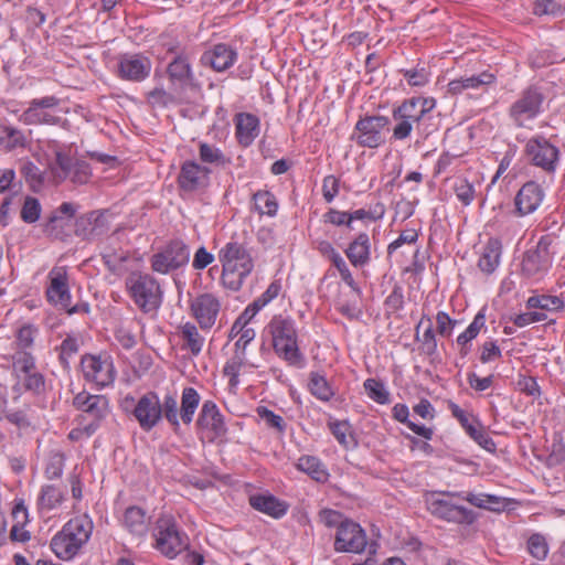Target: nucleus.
<instances>
[{"label":"nucleus","mask_w":565,"mask_h":565,"mask_svg":"<svg viewBox=\"0 0 565 565\" xmlns=\"http://www.w3.org/2000/svg\"><path fill=\"white\" fill-rule=\"evenodd\" d=\"M94 523L87 514L68 520L51 540V548L61 559H71L88 542Z\"/></svg>","instance_id":"f257e3e1"},{"label":"nucleus","mask_w":565,"mask_h":565,"mask_svg":"<svg viewBox=\"0 0 565 565\" xmlns=\"http://www.w3.org/2000/svg\"><path fill=\"white\" fill-rule=\"evenodd\" d=\"M275 353L289 365L301 367L305 356L298 345V333L290 317L275 315L266 327Z\"/></svg>","instance_id":"f03ea898"},{"label":"nucleus","mask_w":565,"mask_h":565,"mask_svg":"<svg viewBox=\"0 0 565 565\" xmlns=\"http://www.w3.org/2000/svg\"><path fill=\"white\" fill-rule=\"evenodd\" d=\"M126 290L143 313L157 311L163 301V290L156 277L141 270H132L125 279Z\"/></svg>","instance_id":"7ed1b4c3"},{"label":"nucleus","mask_w":565,"mask_h":565,"mask_svg":"<svg viewBox=\"0 0 565 565\" xmlns=\"http://www.w3.org/2000/svg\"><path fill=\"white\" fill-rule=\"evenodd\" d=\"M435 107V98L414 96L404 99L396 108L411 122L417 136L425 140L438 130V122L433 115Z\"/></svg>","instance_id":"20e7f679"},{"label":"nucleus","mask_w":565,"mask_h":565,"mask_svg":"<svg viewBox=\"0 0 565 565\" xmlns=\"http://www.w3.org/2000/svg\"><path fill=\"white\" fill-rule=\"evenodd\" d=\"M461 498L459 492L443 491L426 498L427 510L437 519L457 524L470 525L477 520V513L454 501Z\"/></svg>","instance_id":"39448f33"},{"label":"nucleus","mask_w":565,"mask_h":565,"mask_svg":"<svg viewBox=\"0 0 565 565\" xmlns=\"http://www.w3.org/2000/svg\"><path fill=\"white\" fill-rule=\"evenodd\" d=\"M72 405L81 412L76 417L78 425H86L88 433H96L103 420L109 414V399L105 395H95L86 391L77 393L73 397Z\"/></svg>","instance_id":"423d86ee"},{"label":"nucleus","mask_w":565,"mask_h":565,"mask_svg":"<svg viewBox=\"0 0 565 565\" xmlns=\"http://www.w3.org/2000/svg\"><path fill=\"white\" fill-rule=\"evenodd\" d=\"M391 120L383 115H364L356 121L350 137L362 148L376 149L385 143Z\"/></svg>","instance_id":"0eeeda50"},{"label":"nucleus","mask_w":565,"mask_h":565,"mask_svg":"<svg viewBox=\"0 0 565 565\" xmlns=\"http://www.w3.org/2000/svg\"><path fill=\"white\" fill-rule=\"evenodd\" d=\"M154 547L166 557L174 558L186 547V536L179 531L173 516L161 515L154 526Z\"/></svg>","instance_id":"6e6552de"},{"label":"nucleus","mask_w":565,"mask_h":565,"mask_svg":"<svg viewBox=\"0 0 565 565\" xmlns=\"http://www.w3.org/2000/svg\"><path fill=\"white\" fill-rule=\"evenodd\" d=\"M190 260V247L181 239L173 238L169 241L159 252L150 258L152 271L167 275L171 271L188 265Z\"/></svg>","instance_id":"1a4fd4ad"},{"label":"nucleus","mask_w":565,"mask_h":565,"mask_svg":"<svg viewBox=\"0 0 565 565\" xmlns=\"http://www.w3.org/2000/svg\"><path fill=\"white\" fill-rule=\"evenodd\" d=\"M544 99L542 89L536 85H530L510 106L509 117L516 127H524L526 121L533 120L542 113Z\"/></svg>","instance_id":"9d476101"},{"label":"nucleus","mask_w":565,"mask_h":565,"mask_svg":"<svg viewBox=\"0 0 565 565\" xmlns=\"http://www.w3.org/2000/svg\"><path fill=\"white\" fill-rule=\"evenodd\" d=\"M554 237L550 234L541 236L536 245L524 252L521 273L526 278L545 274L552 266L553 253L550 250Z\"/></svg>","instance_id":"9b49d317"},{"label":"nucleus","mask_w":565,"mask_h":565,"mask_svg":"<svg viewBox=\"0 0 565 565\" xmlns=\"http://www.w3.org/2000/svg\"><path fill=\"white\" fill-rule=\"evenodd\" d=\"M12 366L15 377L22 383L26 392L34 396L45 393V377L36 370L35 358L31 352H17L13 355Z\"/></svg>","instance_id":"f8f14e48"},{"label":"nucleus","mask_w":565,"mask_h":565,"mask_svg":"<svg viewBox=\"0 0 565 565\" xmlns=\"http://www.w3.org/2000/svg\"><path fill=\"white\" fill-rule=\"evenodd\" d=\"M524 154L531 164L546 173H554L559 161V149L541 135L526 141Z\"/></svg>","instance_id":"ddd939ff"},{"label":"nucleus","mask_w":565,"mask_h":565,"mask_svg":"<svg viewBox=\"0 0 565 565\" xmlns=\"http://www.w3.org/2000/svg\"><path fill=\"white\" fill-rule=\"evenodd\" d=\"M211 172V169L193 160L184 161L177 178L179 191L184 194L204 192L210 186Z\"/></svg>","instance_id":"4468645a"},{"label":"nucleus","mask_w":565,"mask_h":565,"mask_svg":"<svg viewBox=\"0 0 565 565\" xmlns=\"http://www.w3.org/2000/svg\"><path fill=\"white\" fill-rule=\"evenodd\" d=\"M195 426L198 430L207 431L209 443L223 440L227 434L224 416L211 399L202 404Z\"/></svg>","instance_id":"2eb2a0df"},{"label":"nucleus","mask_w":565,"mask_h":565,"mask_svg":"<svg viewBox=\"0 0 565 565\" xmlns=\"http://www.w3.org/2000/svg\"><path fill=\"white\" fill-rule=\"evenodd\" d=\"M83 376L98 387L110 385L115 380V369L110 358L84 354L81 359Z\"/></svg>","instance_id":"dca6fc26"},{"label":"nucleus","mask_w":565,"mask_h":565,"mask_svg":"<svg viewBox=\"0 0 565 565\" xmlns=\"http://www.w3.org/2000/svg\"><path fill=\"white\" fill-rule=\"evenodd\" d=\"M218 260L222 265H230L243 274H250L254 269V259L250 254L248 243L238 241L235 236L231 237L218 252Z\"/></svg>","instance_id":"f3484780"},{"label":"nucleus","mask_w":565,"mask_h":565,"mask_svg":"<svg viewBox=\"0 0 565 565\" xmlns=\"http://www.w3.org/2000/svg\"><path fill=\"white\" fill-rule=\"evenodd\" d=\"M46 300L62 310L72 303L66 266H54L47 275Z\"/></svg>","instance_id":"a211bd4d"},{"label":"nucleus","mask_w":565,"mask_h":565,"mask_svg":"<svg viewBox=\"0 0 565 565\" xmlns=\"http://www.w3.org/2000/svg\"><path fill=\"white\" fill-rule=\"evenodd\" d=\"M366 543V534L359 523L348 519L340 523L334 540L337 552L361 553Z\"/></svg>","instance_id":"6ab92c4d"},{"label":"nucleus","mask_w":565,"mask_h":565,"mask_svg":"<svg viewBox=\"0 0 565 565\" xmlns=\"http://www.w3.org/2000/svg\"><path fill=\"white\" fill-rule=\"evenodd\" d=\"M152 68L150 58L141 53L121 54L117 63L120 79L139 83L149 77Z\"/></svg>","instance_id":"aec40b11"},{"label":"nucleus","mask_w":565,"mask_h":565,"mask_svg":"<svg viewBox=\"0 0 565 565\" xmlns=\"http://www.w3.org/2000/svg\"><path fill=\"white\" fill-rule=\"evenodd\" d=\"M132 415L143 431H150L161 422L160 398L157 392L149 391L137 402Z\"/></svg>","instance_id":"412c9836"},{"label":"nucleus","mask_w":565,"mask_h":565,"mask_svg":"<svg viewBox=\"0 0 565 565\" xmlns=\"http://www.w3.org/2000/svg\"><path fill=\"white\" fill-rule=\"evenodd\" d=\"M220 308L218 299L210 292L199 295L190 303L192 316L203 330H209L214 326Z\"/></svg>","instance_id":"4be33fe9"},{"label":"nucleus","mask_w":565,"mask_h":565,"mask_svg":"<svg viewBox=\"0 0 565 565\" xmlns=\"http://www.w3.org/2000/svg\"><path fill=\"white\" fill-rule=\"evenodd\" d=\"M107 231L108 223L102 211H90L75 218L74 234L83 241H94Z\"/></svg>","instance_id":"5701e85b"},{"label":"nucleus","mask_w":565,"mask_h":565,"mask_svg":"<svg viewBox=\"0 0 565 565\" xmlns=\"http://www.w3.org/2000/svg\"><path fill=\"white\" fill-rule=\"evenodd\" d=\"M77 206L71 202H63L52 214L47 217L44 224V232L55 238L65 241L70 233L65 230L68 223L75 217Z\"/></svg>","instance_id":"b1692460"},{"label":"nucleus","mask_w":565,"mask_h":565,"mask_svg":"<svg viewBox=\"0 0 565 565\" xmlns=\"http://www.w3.org/2000/svg\"><path fill=\"white\" fill-rule=\"evenodd\" d=\"M166 74L171 87L174 89H184L192 86L194 73L189 53L173 56L166 67Z\"/></svg>","instance_id":"393cba45"},{"label":"nucleus","mask_w":565,"mask_h":565,"mask_svg":"<svg viewBox=\"0 0 565 565\" xmlns=\"http://www.w3.org/2000/svg\"><path fill=\"white\" fill-rule=\"evenodd\" d=\"M237 60V51L226 43L214 44L205 51L200 58L203 66H209L215 72H225L234 65Z\"/></svg>","instance_id":"a878e982"},{"label":"nucleus","mask_w":565,"mask_h":565,"mask_svg":"<svg viewBox=\"0 0 565 565\" xmlns=\"http://www.w3.org/2000/svg\"><path fill=\"white\" fill-rule=\"evenodd\" d=\"M544 190L535 181L525 182L518 191L514 205L515 212L520 216L533 213L542 203Z\"/></svg>","instance_id":"bb28decb"},{"label":"nucleus","mask_w":565,"mask_h":565,"mask_svg":"<svg viewBox=\"0 0 565 565\" xmlns=\"http://www.w3.org/2000/svg\"><path fill=\"white\" fill-rule=\"evenodd\" d=\"M248 503L254 510L274 519L282 518L288 511V504L269 492L250 494Z\"/></svg>","instance_id":"cd10ccee"},{"label":"nucleus","mask_w":565,"mask_h":565,"mask_svg":"<svg viewBox=\"0 0 565 565\" xmlns=\"http://www.w3.org/2000/svg\"><path fill=\"white\" fill-rule=\"evenodd\" d=\"M234 120L236 126L235 136L237 142L242 147H249L259 135V118L254 114L239 113L235 116Z\"/></svg>","instance_id":"c85d7f7f"},{"label":"nucleus","mask_w":565,"mask_h":565,"mask_svg":"<svg viewBox=\"0 0 565 565\" xmlns=\"http://www.w3.org/2000/svg\"><path fill=\"white\" fill-rule=\"evenodd\" d=\"M370 238L365 232L359 233L344 249V254L354 267H363L370 262Z\"/></svg>","instance_id":"c756f323"},{"label":"nucleus","mask_w":565,"mask_h":565,"mask_svg":"<svg viewBox=\"0 0 565 565\" xmlns=\"http://www.w3.org/2000/svg\"><path fill=\"white\" fill-rule=\"evenodd\" d=\"M495 79V75L488 71L469 77L456 78L448 83V93L451 95H459L466 89H478L482 86L491 85Z\"/></svg>","instance_id":"7c9ffc66"},{"label":"nucleus","mask_w":565,"mask_h":565,"mask_svg":"<svg viewBox=\"0 0 565 565\" xmlns=\"http://www.w3.org/2000/svg\"><path fill=\"white\" fill-rule=\"evenodd\" d=\"M296 468L318 483L328 482L330 477L326 465L316 456L302 455L299 457Z\"/></svg>","instance_id":"2f4dec72"},{"label":"nucleus","mask_w":565,"mask_h":565,"mask_svg":"<svg viewBox=\"0 0 565 565\" xmlns=\"http://www.w3.org/2000/svg\"><path fill=\"white\" fill-rule=\"evenodd\" d=\"M502 244L498 238H489L478 260L479 269L486 275H491L500 263Z\"/></svg>","instance_id":"473e14b6"},{"label":"nucleus","mask_w":565,"mask_h":565,"mask_svg":"<svg viewBox=\"0 0 565 565\" xmlns=\"http://www.w3.org/2000/svg\"><path fill=\"white\" fill-rule=\"evenodd\" d=\"M180 337L183 340L182 350H188L192 355L198 356L204 345L205 339L199 333L196 326L192 322H185L180 326Z\"/></svg>","instance_id":"72a5a7b5"},{"label":"nucleus","mask_w":565,"mask_h":565,"mask_svg":"<svg viewBox=\"0 0 565 565\" xmlns=\"http://www.w3.org/2000/svg\"><path fill=\"white\" fill-rule=\"evenodd\" d=\"M125 527L135 535L142 536L147 533L146 511L137 505H130L124 513Z\"/></svg>","instance_id":"f704fd0d"},{"label":"nucleus","mask_w":565,"mask_h":565,"mask_svg":"<svg viewBox=\"0 0 565 565\" xmlns=\"http://www.w3.org/2000/svg\"><path fill=\"white\" fill-rule=\"evenodd\" d=\"M200 395L193 387H184L181 395L179 417L184 425H190L200 404Z\"/></svg>","instance_id":"c9c22d12"},{"label":"nucleus","mask_w":565,"mask_h":565,"mask_svg":"<svg viewBox=\"0 0 565 565\" xmlns=\"http://www.w3.org/2000/svg\"><path fill=\"white\" fill-rule=\"evenodd\" d=\"M329 429L338 443L345 449L358 447V440L351 424L348 420H334L328 423Z\"/></svg>","instance_id":"e433bc0d"},{"label":"nucleus","mask_w":565,"mask_h":565,"mask_svg":"<svg viewBox=\"0 0 565 565\" xmlns=\"http://www.w3.org/2000/svg\"><path fill=\"white\" fill-rule=\"evenodd\" d=\"M565 303L558 296L552 295H534L527 298L525 307L530 310L539 309L543 312H559L563 310Z\"/></svg>","instance_id":"4c0bfd02"},{"label":"nucleus","mask_w":565,"mask_h":565,"mask_svg":"<svg viewBox=\"0 0 565 565\" xmlns=\"http://www.w3.org/2000/svg\"><path fill=\"white\" fill-rule=\"evenodd\" d=\"M26 146L28 138L21 130L11 126H0V148L12 151Z\"/></svg>","instance_id":"58836bf2"},{"label":"nucleus","mask_w":565,"mask_h":565,"mask_svg":"<svg viewBox=\"0 0 565 565\" xmlns=\"http://www.w3.org/2000/svg\"><path fill=\"white\" fill-rule=\"evenodd\" d=\"M64 500L63 491L54 484H44L41 488L38 498V508L40 510L51 511L57 508Z\"/></svg>","instance_id":"ea45409f"},{"label":"nucleus","mask_w":565,"mask_h":565,"mask_svg":"<svg viewBox=\"0 0 565 565\" xmlns=\"http://www.w3.org/2000/svg\"><path fill=\"white\" fill-rule=\"evenodd\" d=\"M425 322H427V327H426V329L423 333V338H422V351L426 355L431 356L437 353L438 344H437L436 333L433 328L431 319L427 315H423L422 319L417 323V326L415 328V331H416L415 338H416V340H418L419 329Z\"/></svg>","instance_id":"a19ab883"},{"label":"nucleus","mask_w":565,"mask_h":565,"mask_svg":"<svg viewBox=\"0 0 565 565\" xmlns=\"http://www.w3.org/2000/svg\"><path fill=\"white\" fill-rule=\"evenodd\" d=\"M308 388L316 398L322 402H329L334 395L327 379L318 372L310 373Z\"/></svg>","instance_id":"79ce46f5"},{"label":"nucleus","mask_w":565,"mask_h":565,"mask_svg":"<svg viewBox=\"0 0 565 565\" xmlns=\"http://www.w3.org/2000/svg\"><path fill=\"white\" fill-rule=\"evenodd\" d=\"M20 173L32 192L38 193L43 189L45 182L44 173L32 161H24L21 164Z\"/></svg>","instance_id":"37998d69"},{"label":"nucleus","mask_w":565,"mask_h":565,"mask_svg":"<svg viewBox=\"0 0 565 565\" xmlns=\"http://www.w3.org/2000/svg\"><path fill=\"white\" fill-rule=\"evenodd\" d=\"M253 201L255 203V210L260 215L266 214L273 217L277 214L278 202L271 192L267 190H259L253 194Z\"/></svg>","instance_id":"c03bdc74"},{"label":"nucleus","mask_w":565,"mask_h":565,"mask_svg":"<svg viewBox=\"0 0 565 565\" xmlns=\"http://www.w3.org/2000/svg\"><path fill=\"white\" fill-rule=\"evenodd\" d=\"M161 419L164 417L174 433L180 428V417L177 397L172 394H167L163 401H160Z\"/></svg>","instance_id":"a18cd8bd"},{"label":"nucleus","mask_w":565,"mask_h":565,"mask_svg":"<svg viewBox=\"0 0 565 565\" xmlns=\"http://www.w3.org/2000/svg\"><path fill=\"white\" fill-rule=\"evenodd\" d=\"M58 105V98L55 96H45L42 98H34L30 102L29 108L23 113L24 120L28 124H36L40 119V109L53 108Z\"/></svg>","instance_id":"49530a36"},{"label":"nucleus","mask_w":565,"mask_h":565,"mask_svg":"<svg viewBox=\"0 0 565 565\" xmlns=\"http://www.w3.org/2000/svg\"><path fill=\"white\" fill-rule=\"evenodd\" d=\"M222 267L221 282L224 288L231 291H238L245 279L250 275L243 274L241 269L236 270V268H232L230 265H222Z\"/></svg>","instance_id":"de8ad7c7"},{"label":"nucleus","mask_w":565,"mask_h":565,"mask_svg":"<svg viewBox=\"0 0 565 565\" xmlns=\"http://www.w3.org/2000/svg\"><path fill=\"white\" fill-rule=\"evenodd\" d=\"M147 103L152 108H167L179 103L178 98L163 87H154L147 93Z\"/></svg>","instance_id":"09e8293b"},{"label":"nucleus","mask_w":565,"mask_h":565,"mask_svg":"<svg viewBox=\"0 0 565 565\" xmlns=\"http://www.w3.org/2000/svg\"><path fill=\"white\" fill-rule=\"evenodd\" d=\"M74 160L64 151H55V166L51 167L52 173L57 181H64L71 175Z\"/></svg>","instance_id":"8fccbe9b"},{"label":"nucleus","mask_w":565,"mask_h":565,"mask_svg":"<svg viewBox=\"0 0 565 565\" xmlns=\"http://www.w3.org/2000/svg\"><path fill=\"white\" fill-rule=\"evenodd\" d=\"M199 154L201 161L204 163H211L221 167H225L230 163V159L225 157L221 149L206 142L200 143Z\"/></svg>","instance_id":"3c124183"},{"label":"nucleus","mask_w":565,"mask_h":565,"mask_svg":"<svg viewBox=\"0 0 565 565\" xmlns=\"http://www.w3.org/2000/svg\"><path fill=\"white\" fill-rule=\"evenodd\" d=\"M65 466V455L61 450H52L49 454L44 475L49 480L60 479Z\"/></svg>","instance_id":"603ef678"},{"label":"nucleus","mask_w":565,"mask_h":565,"mask_svg":"<svg viewBox=\"0 0 565 565\" xmlns=\"http://www.w3.org/2000/svg\"><path fill=\"white\" fill-rule=\"evenodd\" d=\"M256 414L260 419L265 422L267 428L274 429L280 435L286 433L287 423L280 415L275 414L266 406H257Z\"/></svg>","instance_id":"864d4df0"},{"label":"nucleus","mask_w":565,"mask_h":565,"mask_svg":"<svg viewBox=\"0 0 565 565\" xmlns=\"http://www.w3.org/2000/svg\"><path fill=\"white\" fill-rule=\"evenodd\" d=\"M364 388L367 396L379 404H388L390 403V392L385 388V385L382 381L376 379H367L364 382Z\"/></svg>","instance_id":"5fc2aeb1"},{"label":"nucleus","mask_w":565,"mask_h":565,"mask_svg":"<svg viewBox=\"0 0 565 565\" xmlns=\"http://www.w3.org/2000/svg\"><path fill=\"white\" fill-rule=\"evenodd\" d=\"M477 424L475 429L469 430V437L477 443L482 449L495 454L497 444L486 431L479 419H473Z\"/></svg>","instance_id":"6e6d98bb"},{"label":"nucleus","mask_w":565,"mask_h":565,"mask_svg":"<svg viewBox=\"0 0 565 565\" xmlns=\"http://www.w3.org/2000/svg\"><path fill=\"white\" fill-rule=\"evenodd\" d=\"M42 206L40 201L33 196H25L20 211V217L24 223L33 224L41 215Z\"/></svg>","instance_id":"4d7b16f0"},{"label":"nucleus","mask_w":565,"mask_h":565,"mask_svg":"<svg viewBox=\"0 0 565 565\" xmlns=\"http://www.w3.org/2000/svg\"><path fill=\"white\" fill-rule=\"evenodd\" d=\"M527 552L537 561H544L548 554V544L541 533L532 534L526 543Z\"/></svg>","instance_id":"13d9d810"},{"label":"nucleus","mask_w":565,"mask_h":565,"mask_svg":"<svg viewBox=\"0 0 565 565\" xmlns=\"http://www.w3.org/2000/svg\"><path fill=\"white\" fill-rule=\"evenodd\" d=\"M392 117L396 122L393 128L392 138L396 141L405 140L411 137L413 129L411 128V122L405 119V117L399 113V110L395 107L392 110Z\"/></svg>","instance_id":"bf43d9fd"},{"label":"nucleus","mask_w":565,"mask_h":565,"mask_svg":"<svg viewBox=\"0 0 565 565\" xmlns=\"http://www.w3.org/2000/svg\"><path fill=\"white\" fill-rule=\"evenodd\" d=\"M38 331L39 329L33 323H24L18 329L15 341L19 349L22 350L21 352L26 351V349L33 345Z\"/></svg>","instance_id":"052dcab7"},{"label":"nucleus","mask_w":565,"mask_h":565,"mask_svg":"<svg viewBox=\"0 0 565 565\" xmlns=\"http://www.w3.org/2000/svg\"><path fill=\"white\" fill-rule=\"evenodd\" d=\"M409 86L423 87L429 82L430 73L426 67H416L412 70H399Z\"/></svg>","instance_id":"680f3d73"},{"label":"nucleus","mask_w":565,"mask_h":565,"mask_svg":"<svg viewBox=\"0 0 565 565\" xmlns=\"http://www.w3.org/2000/svg\"><path fill=\"white\" fill-rule=\"evenodd\" d=\"M322 222L324 224H330L337 227H347L348 230H352L349 212L340 211L333 207H330L323 215Z\"/></svg>","instance_id":"e2e57ef3"},{"label":"nucleus","mask_w":565,"mask_h":565,"mask_svg":"<svg viewBox=\"0 0 565 565\" xmlns=\"http://www.w3.org/2000/svg\"><path fill=\"white\" fill-rule=\"evenodd\" d=\"M159 45L166 52V55H184L188 54L186 49L182 43L177 39L172 38L168 34H161L158 41Z\"/></svg>","instance_id":"0e129e2a"},{"label":"nucleus","mask_w":565,"mask_h":565,"mask_svg":"<svg viewBox=\"0 0 565 565\" xmlns=\"http://www.w3.org/2000/svg\"><path fill=\"white\" fill-rule=\"evenodd\" d=\"M78 340L73 335H67L60 345L58 360L62 365L68 366V360L78 352Z\"/></svg>","instance_id":"69168bd1"},{"label":"nucleus","mask_w":565,"mask_h":565,"mask_svg":"<svg viewBox=\"0 0 565 565\" xmlns=\"http://www.w3.org/2000/svg\"><path fill=\"white\" fill-rule=\"evenodd\" d=\"M486 324V315L484 309H481L473 318L472 322L468 326V328L460 333L458 337H460L465 342H471L475 340L480 330Z\"/></svg>","instance_id":"338daca9"},{"label":"nucleus","mask_w":565,"mask_h":565,"mask_svg":"<svg viewBox=\"0 0 565 565\" xmlns=\"http://www.w3.org/2000/svg\"><path fill=\"white\" fill-rule=\"evenodd\" d=\"M486 324V315L484 309H481L473 318L472 322L468 326V328L460 333L458 337H460L465 342H471L475 340L480 330Z\"/></svg>","instance_id":"774afa93"}]
</instances>
